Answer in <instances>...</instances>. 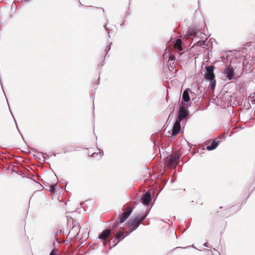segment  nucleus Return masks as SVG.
Masks as SVG:
<instances>
[{"label": "nucleus", "instance_id": "nucleus-35", "mask_svg": "<svg viewBox=\"0 0 255 255\" xmlns=\"http://www.w3.org/2000/svg\"><path fill=\"white\" fill-rule=\"evenodd\" d=\"M42 156H43V158L44 159V161H45V158H46L45 156L43 154V155H42Z\"/></svg>", "mask_w": 255, "mask_h": 255}, {"label": "nucleus", "instance_id": "nucleus-7", "mask_svg": "<svg viewBox=\"0 0 255 255\" xmlns=\"http://www.w3.org/2000/svg\"><path fill=\"white\" fill-rule=\"evenodd\" d=\"M140 200L144 206H148L151 200V194L149 191L145 192L140 196Z\"/></svg>", "mask_w": 255, "mask_h": 255}, {"label": "nucleus", "instance_id": "nucleus-33", "mask_svg": "<svg viewBox=\"0 0 255 255\" xmlns=\"http://www.w3.org/2000/svg\"><path fill=\"white\" fill-rule=\"evenodd\" d=\"M235 132V131H232V132H231V133L229 134V136H231L233 133H234Z\"/></svg>", "mask_w": 255, "mask_h": 255}, {"label": "nucleus", "instance_id": "nucleus-11", "mask_svg": "<svg viewBox=\"0 0 255 255\" xmlns=\"http://www.w3.org/2000/svg\"><path fill=\"white\" fill-rule=\"evenodd\" d=\"M192 93H193V92H192L190 89L187 88L185 89L182 94V102H184L185 103H188L190 101V97H192Z\"/></svg>", "mask_w": 255, "mask_h": 255}, {"label": "nucleus", "instance_id": "nucleus-52", "mask_svg": "<svg viewBox=\"0 0 255 255\" xmlns=\"http://www.w3.org/2000/svg\"><path fill=\"white\" fill-rule=\"evenodd\" d=\"M205 250H206V249H205ZM207 251H210L209 249H207Z\"/></svg>", "mask_w": 255, "mask_h": 255}, {"label": "nucleus", "instance_id": "nucleus-50", "mask_svg": "<svg viewBox=\"0 0 255 255\" xmlns=\"http://www.w3.org/2000/svg\"><path fill=\"white\" fill-rule=\"evenodd\" d=\"M174 181H173V180H171V182L173 183Z\"/></svg>", "mask_w": 255, "mask_h": 255}, {"label": "nucleus", "instance_id": "nucleus-2", "mask_svg": "<svg viewBox=\"0 0 255 255\" xmlns=\"http://www.w3.org/2000/svg\"><path fill=\"white\" fill-rule=\"evenodd\" d=\"M190 106L189 103H183L181 102L179 109V114L177 120L182 122L184 120H187L189 118V113L187 110Z\"/></svg>", "mask_w": 255, "mask_h": 255}, {"label": "nucleus", "instance_id": "nucleus-15", "mask_svg": "<svg viewBox=\"0 0 255 255\" xmlns=\"http://www.w3.org/2000/svg\"><path fill=\"white\" fill-rule=\"evenodd\" d=\"M78 148H79V147H75L74 146H72V145L68 146L64 148L63 153H66L67 152H73L74 151H77V150H78Z\"/></svg>", "mask_w": 255, "mask_h": 255}, {"label": "nucleus", "instance_id": "nucleus-51", "mask_svg": "<svg viewBox=\"0 0 255 255\" xmlns=\"http://www.w3.org/2000/svg\"><path fill=\"white\" fill-rule=\"evenodd\" d=\"M25 1H28L29 0H24Z\"/></svg>", "mask_w": 255, "mask_h": 255}, {"label": "nucleus", "instance_id": "nucleus-16", "mask_svg": "<svg viewBox=\"0 0 255 255\" xmlns=\"http://www.w3.org/2000/svg\"><path fill=\"white\" fill-rule=\"evenodd\" d=\"M206 81L210 82L209 87L210 88L211 90L214 91L216 85V80L215 77L214 78H212L209 80H205Z\"/></svg>", "mask_w": 255, "mask_h": 255}, {"label": "nucleus", "instance_id": "nucleus-20", "mask_svg": "<svg viewBox=\"0 0 255 255\" xmlns=\"http://www.w3.org/2000/svg\"><path fill=\"white\" fill-rule=\"evenodd\" d=\"M248 100L249 101L251 102V103L252 104L255 105V94L253 93V94H250V95L249 96V97L248 98Z\"/></svg>", "mask_w": 255, "mask_h": 255}, {"label": "nucleus", "instance_id": "nucleus-4", "mask_svg": "<svg viewBox=\"0 0 255 255\" xmlns=\"http://www.w3.org/2000/svg\"><path fill=\"white\" fill-rule=\"evenodd\" d=\"M215 68L214 65H207L205 67V73L203 75L205 80H209L215 77L214 72Z\"/></svg>", "mask_w": 255, "mask_h": 255}, {"label": "nucleus", "instance_id": "nucleus-53", "mask_svg": "<svg viewBox=\"0 0 255 255\" xmlns=\"http://www.w3.org/2000/svg\"><path fill=\"white\" fill-rule=\"evenodd\" d=\"M218 255H220V254H219V253H218Z\"/></svg>", "mask_w": 255, "mask_h": 255}, {"label": "nucleus", "instance_id": "nucleus-32", "mask_svg": "<svg viewBox=\"0 0 255 255\" xmlns=\"http://www.w3.org/2000/svg\"><path fill=\"white\" fill-rule=\"evenodd\" d=\"M33 152L37 153H41L40 152H38L36 150H33Z\"/></svg>", "mask_w": 255, "mask_h": 255}, {"label": "nucleus", "instance_id": "nucleus-28", "mask_svg": "<svg viewBox=\"0 0 255 255\" xmlns=\"http://www.w3.org/2000/svg\"><path fill=\"white\" fill-rule=\"evenodd\" d=\"M203 246L205 247H207V248H211V246L209 245L208 244V242H206V243H204L203 244Z\"/></svg>", "mask_w": 255, "mask_h": 255}, {"label": "nucleus", "instance_id": "nucleus-31", "mask_svg": "<svg viewBox=\"0 0 255 255\" xmlns=\"http://www.w3.org/2000/svg\"><path fill=\"white\" fill-rule=\"evenodd\" d=\"M130 233H130V231H129V232L127 233L125 235H124L125 238L128 236Z\"/></svg>", "mask_w": 255, "mask_h": 255}, {"label": "nucleus", "instance_id": "nucleus-9", "mask_svg": "<svg viewBox=\"0 0 255 255\" xmlns=\"http://www.w3.org/2000/svg\"><path fill=\"white\" fill-rule=\"evenodd\" d=\"M181 122L176 120L173 124L171 135L172 138L176 136L181 131Z\"/></svg>", "mask_w": 255, "mask_h": 255}, {"label": "nucleus", "instance_id": "nucleus-14", "mask_svg": "<svg viewBox=\"0 0 255 255\" xmlns=\"http://www.w3.org/2000/svg\"><path fill=\"white\" fill-rule=\"evenodd\" d=\"M199 32V30L196 27H194L193 28H190L188 31L187 32L185 36L187 37H190L192 36H196L197 35L198 33Z\"/></svg>", "mask_w": 255, "mask_h": 255}, {"label": "nucleus", "instance_id": "nucleus-47", "mask_svg": "<svg viewBox=\"0 0 255 255\" xmlns=\"http://www.w3.org/2000/svg\"><path fill=\"white\" fill-rule=\"evenodd\" d=\"M201 88H202V87H199V88H198V89L200 90V89H201Z\"/></svg>", "mask_w": 255, "mask_h": 255}, {"label": "nucleus", "instance_id": "nucleus-23", "mask_svg": "<svg viewBox=\"0 0 255 255\" xmlns=\"http://www.w3.org/2000/svg\"><path fill=\"white\" fill-rule=\"evenodd\" d=\"M98 149L99 151V153L94 152L92 154L91 156L92 157H95V155H98V154H99L100 158H101V157L104 155V152L103 150L101 151L99 148H98Z\"/></svg>", "mask_w": 255, "mask_h": 255}, {"label": "nucleus", "instance_id": "nucleus-13", "mask_svg": "<svg viewBox=\"0 0 255 255\" xmlns=\"http://www.w3.org/2000/svg\"><path fill=\"white\" fill-rule=\"evenodd\" d=\"M218 138H219L220 140H221L223 138L221 136H218ZM220 141H221V140L217 141L215 139L211 141L210 144L208 145L206 147L207 150H208V151H211V150H214L218 147Z\"/></svg>", "mask_w": 255, "mask_h": 255}, {"label": "nucleus", "instance_id": "nucleus-12", "mask_svg": "<svg viewBox=\"0 0 255 255\" xmlns=\"http://www.w3.org/2000/svg\"><path fill=\"white\" fill-rule=\"evenodd\" d=\"M127 226L128 228H131L129 230L130 233H132L140 225V223L134 222L130 218L127 222Z\"/></svg>", "mask_w": 255, "mask_h": 255}, {"label": "nucleus", "instance_id": "nucleus-17", "mask_svg": "<svg viewBox=\"0 0 255 255\" xmlns=\"http://www.w3.org/2000/svg\"><path fill=\"white\" fill-rule=\"evenodd\" d=\"M175 47L179 51H182L183 50V47L182 46V41L180 39H177L175 43Z\"/></svg>", "mask_w": 255, "mask_h": 255}, {"label": "nucleus", "instance_id": "nucleus-37", "mask_svg": "<svg viewBox=\"0 0 255 255\" xmlns=\"http://www.w3.org/2000/svg\"><path fill=\"white\" fill-rule=\"evenodd\" d=\"M196 98L195 97V98H192V100L193 101H195L196 100Z\"/></svg>", "mask_w": 255, "mask_h": 255}, {"label": "nucleus", "instance_id": "nucleus-26", "mask_svg": "<svg viewBox=\"0 0 255 255\" xmlns=\"http://www.w3.org/2000/svg\"><path fill=\"white\" fill-rule=\"evenodd\" d=\"M175 60V57L174 55H170L168 58V62L171 61L172 62H174Z\"/></svg>", "mask_w": 255, "mask_h": 255}, {"label": "nucleus", "instance_id": "nucleus-42", "mask_svg": "<svg viewBox=\"0 0 255 255\" xmlns=\"http://www.w3.org/2000/svg\"><path fill=\"white\" fill-rule=\"evenodd\" d=\"M192 248H194V249H196V247H195L194 246V245H192Z\"/></svg>", "mask_w": 255, "mask_h": 255}, {"label": "nucleus", "instance_id": "nucleus-45", "mask_svg": "<svg viewBox=\"0 0 255 255\" xmlns=\"http://www.w3.org/2000/svg\"><path fill=\"white\" fill-rule=\"evenodd\" d=\"M68 183V181H65L66 185Z\"/></svg>", "mask_w": 255, "mask_h": 255}, {"label": "nucleus", "instance_id": "nucleus-24", "mask_svg": "<svg viewBox=\"0 0 255 255\" xmlns=\"http://www.w3.org/2000/svg\"><path fill=\"white\" fill-rule=\"evenodd\" d=\"M112 43L111 42L107 46L106 49H105V52H106V54H105V58H106V57L107 56V54L108 53V52L111 49V45H112Z\"/></svg>", "mask_w": 255, "mask_h": 255}, {"label": "nucleus", "instance_id": "nucleus-3", "mask_svg": "<svg viewBox=\"0 0 255 255\" xmlns=\"http://www.w3.org/2000/svg\"><path fill=\"white\" fill-rule=\"evenodd\" d=\"M112 233L114 236V238H111V240H112L114 243L112 246L110 247V249L116 247L120 242H121L124 238V232L123 231L119 230L114 231Z\"/></svg>", "mask_w": 255, "mask_h": 255}, {"label": "nucleus", "instance_id": "nucleus-29", "mask_svg": "<svg viewBox=\"0 0 255 255\" xmlns=\"http://www.w3.org/2000/svg\"><path fill=\"white\" fill-rule=\"evenodd\" d=\"M56 252H57V250L52 251L51 252V253L50 254V255H57Z\"/></svg>", "mask_w": 255, "mask_h": 255}, {"label": "nucleus", "instance_id": "nucleus-46", "mask_svg": "<svg viewBox=\"0 0 255 255\" xmlns=\"http://www.w3.org/2000/svg\"><path fill=\"white\" fill-rule=\"evenodd\" d=\"M234 208V206H232L230 209H233Z\"/></svg>", "mask_w": 255, "mask_h": 255}, {"label": "nucleus", "instance_id": "nucleus-36", "mask_svg": "<svg viewBox=\"0 0 255 255\" xmlns=\"http://www.w3.org/2000/svg\"><path fill=\"white\" fill-rule=\"evenodd\" d=\"M100 79V77H99V78H98V84H99Z\"/></svg>", "mask_w": 255, "mask_h": 255}, {"label": "nucleus", "instance_id": "nucleus-38", "mask_svg": "<svg viewBox=\"0 0 255 255\" xmlns=\"http://www.w3.org/2000/svg\"><path fill=\"white\" fill-rule=\"evenodd\" d=\"M164 184H166V183L167 182V180L166 179H165L164 180Z\"/></svg>", "mask_w": 255, "mask_h": 255}, {"label": "nucleus", "instance_id": "nucleus-43", "mask_svg": "<svg viewBox=\"0 0 255 255\" xmlns=\"http://www.w3.org/2000/svg\"><path fill=\"white\" fill-rule=\"evenodd\" d=\"M104 61H103V62H102V66L104 65Z\"/></svg>", "mask_w": 255, "mask_h": 255}, {"label": "nucleus", "instance_id": "nucleus-34", "mask_svg": "<svg viewBox=\"0 0 255 255\" xmlns=\"http://www.w3.org/2000/svg\"><path fill=\"white\" fill-rule=\"evenodd\" d=\"M241 128V129H243V128H244V127H242V126H240V127H237V128Z\"/></svg>", "mask_w": 255, "mask_h": 255}, {"label": "nucleus", "instance_id": "nucleus-30", "mask_svg": "<svg viewBox=\"0 0 255 255\" xmlns=\"http://www.w3.org/2000/svg\"><path fill=\"white\" fill-rule=\"evenodd\" d=\"M250 102L248 101L247 105V107L248 109H250V108L251 107V105H250ZM244 106H246V104H245Z\"/></svg>", "mask_w": 255, "mask_h": 255}, {"label": "nucleus", "instance_id": "nucleus-44", "mask_svg": "<svg viewBox=\"0 0 255 255\" xmlns=\"http://www.w3.org/2000/svg\"><path fill=\"white\" fill-rule=\"evenodd\" d=\"M56 153H54V154H53V155L54 156H56Z\"/></svg>", "mask_w": 255, "mask_h": 255}, {"label": "nucleus", "instance_id": "nucleus-27", "mask_svg": "<svg viewBox=\"0 0 255 255\" xmlns=\"http://www.w3.org/2000/svg\"><path fill=\"white\" fill-rule=\"evenodd\" d=\"M10 113H11V112H10ZM11 114H12V113H11ZM11 115H12V114H11ZM12 117H13V115H12ZM13 118H14V117H13ZM13 119H14V118H13ZM14 122H15V125H16V128H17V130L18 131L19 133L21 134V135L22 136V133H21V132H20V130H19V128H18V126H17V123H16V121H15V119H14Z\"/></svg>", "mask_w": 255, "mask_h": 255}, {"label": "nucleus", "instance_id": "nucleus-40", "mask_svg": "<svg viewBox=\"0 0 255 255\" xmlns=\"http://www.w3.org/2000/svg\"><path fill=\"white\" fill-rule=\"evenodd\" d=\"M104 28H105V29H107V27H106V25H104Z\"/></svg>", "mask_w": 255, "mask_h": 255}, {"label": "nucleus", "instance_id": "nucleus-41", "mask_svg": "<svg viewBox=\"0 0 255 255\" xmlns=\"http://www.w3.org/2000/svg\"><path fill=\"white\" fill-rule=\"evenodd\" d=\"M195 93L193 92V93H192V97L195 96Z\"/></svg>", "mask_w": 255, "mask_h": 255}, {"label": "nucleus", "instance_id": "nucleus-19", "mask_svg": "<svg viewBox=\"0 0 255 255\" xmlns=\"http://www.w3.org/2000/svg\"><path fill=\"white\" fill-rule=\"evenodd\" d=\"M79 231H80V229H79L78 226H73L72 227V228L70 230L69 235L72 234H74L75 232H76L77 233L76 236H78V235L79 233Z\"/></svg>", "mask_w": 255, "mask_h": 255}, {"label": "nucleus", "instance_id": "nucleus-48", "mask_svg": "<svg viewBox=\"0 0 255 255\" xmlns=\"http://www.w3.org/2000/svg\"><path fill=\"white\" fill-rule=\"evenodd\" d=\"M64 188L65 189L66 188V186L62 187V189H64Z\"/></svg>", "mask_w": 255, "mask_h": 255}, {"label": "nucleus", "instance_id": "nucleus-1", "mask_svg": "<svg viewBox=\"0 0 255 255\" xmlns=\"http://www.w3.org/2000/svg\"><path fill=\"white\" fill-rule=\"evenodd\" d=\"M236 67H234L231 65H226L223 67L222 71L223 74L224 75L225 81H232L234 79H237L236 78V72L235 69Z\"/></svg>", "mask_w": 255, "mask_h": 255}, {"label": "nucleus", "instance_id": "nucleus-5", "mask_svg": "<svg viewBox=\"0 0 255 255\" xmlns=\"http://www.w3.org/2000/svg\"><path fill=\"white\" fill-rule=\"evenodd\" d=\"M180 154H176L174 155L172 154L169 155L166 157L167 164L170 166H176L179 163V160L180 158Z\"/></svg>", "mask_w": 255, "mask_h": 255}, {"label": "nucleus", "instance_id": "nucleus-6", "mask_svg": "<svg viewBox=\"0 0 255 255\" xmlns=\"http://www.w3.org/2000/svg\"><path fill=\"white\" fill-rule=\"evenodd\" d=\"M150 209L151 207L149 209L147 208L144 212L138 213L137 215L135 216L133 218H131V220L133 221L134 222H137L138 223L140 224V222L144 221L148 216Z\"/></svg>", "mask_w": 255, "mask_h": 255}, {"label": "nucleus", "instance_id": "nucleus-18", "mask_svg": "<svg viewBox=\"0 0 255 255\" xmlns=\"http://www.w3.org/2000/svg\"><path fill=\"white\" fill-rule=\"evenodd\" d=\"M122 223H119V220H116L114 223L112 225L111 227V229L110 230H111V232H113L114 231H116L117 230H116V228L119 227L120 226V224H121Z\"/></svg>", "mask_w": 255, "mask_h": 255}, {"label": "nucleus", "instance_id": "nucleus-22", "mask_svg": "<svg viewBox=\"0 0 255 255\" xmlns=\"http://www.w3.org/2000/svg\"><path fill=\"white\" fill-rule=\"evenodd\" d=\"M206 42L204 40H199L198 41L196 42L194 44V46H201L205 45Z\"/></svg>", "mask_w": 255, "mask_h": 255}, {"label": "nucleus", "instance_id": "nucleus-10", "mask_svg": "<svg viewBox=\"0 0 255 255\" xmlns=\"http://www.w3.org/2000/svg\"><path fill=\"white\" fill-rule=\"evenodd\" d=\"M133 208H130L128 209L126 211H124L123 213L118 216V220L119 221V223H124L130 216Z\"/></svg>", "mask_w": 255, "mask_h": 255}, {"label": "nucleus", "instance_id": "nucleus-8", "mask_svg": "<svg viewBox=\"0 0 255 255\" xmlns=\"http://www.w3.org/2000/svg\"><path fill=\"white\" fill-rule=\"evenodd\" d=\"M111 233V230L110 229H106L104 230L99 235L98 238L103 243V245L105 247L107 244L110 245L111 240H110L109 242L105 243L104 242L105 240L109 236Z\"/></svg>", "mask_w": 255, "mask_h": 255}, {"label": "nucleus", "instance_id": "nucleus-21", "mask_svg": "<svg viewBox=\"0 0 255 255\" xmlns=\"http://www.w3.org/2000/svg\"><path fill=\"white\" fill-rule=\"evenodd\" d=\"M58 188L57 184L52 185L50 187L49 191L51 192H56L58 191Z\"/></svg>", "mask_w": 255, "mask_h": 255}, {"label": "nucleus", "instance_id": "nucleus-39", "mask_svg": "<svg viewBox=\"0 0 255 255\" xmlns=\"http://www.w3.org/2000/svg\"><path fill=\"white\" fill-rule=\"evenodd\" d=\"M190 246H188V247H184V248H184V249H186V248H190Z\"/></svg>", "mask_w": 255, "mask_h": 255}, {"label": "nucleus", "instance_id": "nucleus-49", "mask_svg": "<svg viewBox=\"0 0 255 255\" xmlns=\"http://www.w3.org/2000/svg\"><path fill=\"white\" fill-rule=\"evenodd\" d=\"M174 108H173L172 112H173L174 111Z\"/></svg>", "mask_w": 255, "mask_h": 255}, {"label": "nucleus", "instance_id": "nucleus-25", "mask_svg": "<svg viewBox=\"0 0 255 255\" xmlns=\"http://www.w3.org/2000/svg\"><path fill=\"white\" fill-rule=\"evenodd\" d=\"M168 65L170 71L174 70L176 68L175 64H174V62L170 63Z\"/></svg>", "mask_w": 255, "mask_h": 255}]
</instances>
